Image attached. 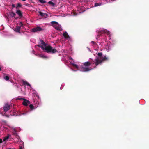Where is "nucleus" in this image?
<instances>
[{
  "instance_id": "39448f33",
  "label": "nucleus",
  "mask_w": 149,
  "mask_h": 149,
  "mask_svg": "<svg viewBox=\"0 0 149 149\" xmlns=\"http://www.w3.org/2000/svg\"><path fill=\"white\" fill-rule=\"evenodd\" d=\"M30 103V102L28 100L25 99L22 102V104L24 106H27Z\"/></svg>"
},
{
  "instance_id": "7ed1b4c3",
  "label": "nucleus",
  "mask_w": 149,
  "mask_h": 149,
  "mask_svg": "<svg viewBox=\"0 0 149 149\" xmlns=\"http://www.w3.org/2000/svg\"><path fill=\"white\" fill-rule=\"evenodd\" d=\"M102 62V61L101 59L99 58L98 57H97L95 59V62L94 63L95 64L96 66H97L99 64H101Z\"/></svg>"
},
{
  "instance_id": "0eeeda50",
  "label": "nucleus",
  "mask_w": 149,
  "mask_h": 149,
  "mask_svg": "<svg viewBox=\"0 0 149 149\" xmlns=\"http://www.w3.org/2000/svg\"><path fill=\"white\" fill-rule=\"evenodd\" d=\"M86 66H82V70L83 72L88 71L90 70V69L89 68L86 67Z\"/></svg>"
},
{
  "instance_id": "5701e85b",
  "label": "nucleus",
  "mask_w": 149,
  "mask_h": 149,
  "mask_svg": "<svg viewBox=\"0 0 149 149\" xmlns=\"http://www.w3.org/2000/svg\"><path fill=\"white\" fill-rule=\"evenodd\" d=\"M49 4L51 5L52 6H54L55 5V4L52 2L51 1H49L48 2Z\"/></svg>"
},
{
  "instance_id": "2f4dec72",
  "label": "nucleus",
  "mask_w": 149,
  "mask_h": 149,
  "mask_svg": "<svg viewBox=\"0 0 149 149\" xmlns=\"http://www.w3.org/2000/svg\"><path fill=\"white\" fill-rule=\"evenodd\" d=\"M2 143V141L1 139H0V144Z\"/></svg>"
},
{
  "instance_id": "aec40b11",
  "label": "nucleus",
  "mask_w": 149,
  "mask_h": 149,
  "mask_svg": "<svg viewBox=\"0 0 149 149\" xmlns=\"http://www.w3.org/2000/svg\"><path fill=\"white\" fill-rule=\"evenodd\" d=\"M10 136V135L8 134L7 136L5 137L3 139V141H5L8 139V138H9V136Z\"/></svg>"
},
{
  "instance_id": "c9c22d12",
  "label": "nucleus",
  "mask_w": 149,
  "mask_h": 149,
  "mask_svg": "<svg viewBox=\"0 0 149 149\" xmlns=\"http://www.w3.org/2000/svg\"><path fill=\"white\" fill-rule=\"evenodd\" d=\"M1 70V68L0 67V71Z\"/></svg>"
},
{
  "instance_id": "a211bd4d",
  "label": "nucleus",
  "mask_w": 149,
  "mask_h": 149,
  "mask_svg": "<svg viewBox=\"0 0 149 149\" xmlns=\"http://www.w3.org/2000/svg\"><path fill=\"white\" fill-rule=\"evenodd\" d=\"M97 55L99 57V58L101 59H102V53L101 52L98 53L97 54Z\"/></svg>"
},
{
  "instance_id": "423d86ee",
  "label": "nucleus",
  "mask_w": 149,
  "mask_h": 149,
  "mask_svg": "<svg viewBox=\"0 0 149 149\" xmlns=\"http://www.w3.org/2000/svg\"><path fill=\"white\" fill-rule=\"evenodd\" d=\"M10 106L9 105L7 104L5 105L3 107L4 111L5 112H7L8 110L10 109Z\"/></svg>"
},
{
  "instance_id": "cd10ccee",
  "label": "nucleus",
  "mask_w": 149,
  "mask_h": 149,
  "mask_svg": "<svg viewBox=\"0 0 149 149\" xmlns=\"http://www.w3.org/2000/svg\"><path fill=\"white\" fill-rule=\"evenodd\" d=\"M106 31V33H106L107 35H109L110 34V32L109 31H107V30H105Z\"/></svg>"
},
{
  "instance_id": "4468645a",
  "label": "nucleus",
  "mask_w": 149,
  "mask_h": 149,
  "mask_svg": "<svg viewBox=\"0 0 149 149\" xmlns=\"http://www.w3.org/2000/svg\"><path fill=\"white\" fill-rule=\"evenodd\" d=\"M102 61V62L104 61L107 60H108V58L106 57V56H104L103 57H102V59H101Z\"/></svg>"
},
{
  "instance_id": "ddd939ff",
  "label": "nucleus",
  "mask_w": 149,
  "mask_h": 149,
  "mask_svg": "<svg viewBox=\"0 0 149 149\" xmlns=\"http://www.w3.org/2000/svg\"><path fill=\"white\" fill-rule=\"evenodd\" d=\"M91 65V63L89 62H87L84 63V65L85 66H89Z\"/></svg>"
},
{
  "instance_id": "bb28decb",
  "label": "nucleus",
  "mask_w": 149,
  "mask_h": 149,
  "mask_svg": "<svg viewBox=\"0 0 149 149\" xmlns=\"http://www.w3.org/2000/svg\"><path fill=\"white\" fill-rule=\"evenodd\" d=\"M22 6L21 4L20 3H18L17 4V6L16 7L17 9L18 7H21Z\"/></svg>"
},
{
  "instance_id": "7c9ffc66",
  "label": "nucleus",
  "mask_w": 149,
  "mask_h": 149,
  "mask_svg": "<svg viewBox=\"0 0 149 149\" xmlns=\"http://www.w3.org/2000/svg\"><path fill=\"white\" fill-rule=\"evenodd\" d=\"M91 42L93 45H95L96 44V43L93 41H92Z\"/></svg>"
},
{
  "instance_id": "72a5a7b5",
  "label": "nucleus",
  "mask_w": 149,
  "mask_h": 149,
  "mask_svg": "<svg viewBox=\"0 0 149 149\" xmlns=\"http://www.w3.org/2000/svg\"><path fill=\"white\" fill-rule=\"evenodd\" d=\"M19 149H22V147H20V148H19Z\"/></svg>"
},
{
  "instance_id": "393cba45",
  "label": "nucleus",
  "mask_w": 149,
  "mask_h": 149,
  "mask_svg": "<svg viewBox=\"0 0 149 149\" xmlns=\"http://www.w3.org/2000/svg\"><path fill=\"white\" fill-rule=\"evenodd\" d=\"M101 4L100 3H95V7L97 6H100L101 5Z\"/></svg>"
},
{
  "instance_id": "4be33fe9",
  "label": "nucleus",
  "mask_w": 149,
  "mask_h": 149,
  "mask_svg": "<svg viewBox=\"0 0 149 149\" xmlns=\"http://www.w3.org/2000/svg\"><path fill=\"white\" fill-rule=\"evenodd\" d=\"M9 77L8 76H6L4 77V79L6 80H8L9 79Z\"/></svg>"
},
{
  "instance_id": "f704fd0d",
  "label": "nucleus",
  "mask_w": 149,
  "mask_h": 149,
  "mask_svg": "<svg viewBox=\"0 0 149 149\" xmlns=\"http://www.w3.org/2000/svg\"><path fill=\"white\" fill-rule=\"evenodd\" d=\"M22 0L23 1H26V0Z\"/></svg>"
},
{
  "instance_id": "a878e982",
  "label": "nucleus",
  "mask_w": 149,
  "mask_h": 149,
  "mask_svg": "<svg viewBox=\"0 0 149 149\" xmlns=\"http://www.w3.org/2000/svg\"><path fill=\"white\" fill-rule=\"evenodd\" d=\"M72 66L74 67H75L76 68H78V66L76 64H74V63H72Z\"/></svg>"
},
{
  "instance_id": "9b49d317",
  "label": "nucleus",
  "mask_w": 149,
  "mask_h": 149,
  "mask_svg": "<svg viewBox=\"0 0 149 149\" xmlns=\"http://www.w3.org/2000/svg\"><path fill=\"white\" fill-rule=\"evenodd\" d=\"M16 13L20 17H22V16L21 12L20 10H17L16 11Z\"/></svg>"
},
{
  "instance_id": "9d476101",
  "label": "nucleus",
  "mask_w": 149,
  "mask_h": 149,
  "mask_svg": "<svg viewBox=\"0 0 149 149\" xmlns=\"http://www.w3.org/2000/svg\"><path fill=\"white\" fill-rule=\"evenodd\" d=\"M63 35L64 37L65 38H69V36L67 32L66 31L65 32L63 33Z\"/></svg>"
},
{
  "instance_id": "473e14b6",
  "label": "nucleus",
  "mask_w": 149,
  "mask_h": 149,
  "mask_svg": "<svg viewBox=\"0 0 149 149\" xmlns=\"http://www.w3.org/2000/svg\"><path fill=\"white\" fill-rule=\"evenodd\" d=\"M7 149H11V148H7Z\"/></svg>"
},
{
  "instance_id": "1a4fd4ad",
  "label": "nucleus",
  "mask_w": 149,
  "mask_h": 149,
  "mask_svg": "<svg viewBox=\"0 0 149 149\" xmlns=\"http://www.w3.org/2000/svg\"><path fill=\"white\" fill-rule=\"evenodd\" d=\"M99 35L97 36V37H99L100 36V35H101V34H103L106 33L105 30H101L98 32Z\"/></svg>"
},
{
  "instance_id": "e433bc0d",
  "label": "nucleus",
  "mask_w": 149,
  "mask_h": 149,
  "mask_svg": "<svg viewBox=\"0 0 149 149\" xmlns=\"http://www.w3.org/2000/svg\"><path fill=\"white\" fill-rule=\"evenodd\" d=\"M70 59H71V60H72V58H70Z\"/></svg>"
},
{
  "instance_id": "f3484780",
  "label": "nucleus",
  "mask_w": 149,
  "mask_h": 149,
  "mask_svg": "<svg viewBox=\"0 0 149 149\" xmlns=\"http://www.w3.org/2000/svg\"><path fill=\"white\" fill-rule=\"evenodd\" d=\"M39 57L43 59L47 58L48 57L44 55L40 54L39 56Z\"/></svg>"
},
{
  "instance_id": "f257e3e1",
  "label": "nucleus",
  "mask_w": 149,
  "mask_h": 149,
  "mask_svg": "<svg viewBox=\"0 0 149 149\" xmlns=\"http://www.w3.org/2000/svg\"><path fill=\"white\" fill-rule=\"evenodd\" d=\"M40 41L41 44L45 46V47L42 45H38V46L41 47L45 52L52 54L58 52V51L55 48H53L51 46L49 45L46 46V44L43 40L41 39L40 40Z\"/></svg>"
},
{
  "instance_id": "b1692460",
  "label": "nucleus",
  "mask_w": 149,
  "mask_h": 149,
  "mask_svg": "<svg viewBox=\"0 0 149 149\" xmlns=\"http://www.w3.org/2000/svg\"><path fill=\"white\" fill-rule=\"evenodd\" d=\"M39 1L41 3L44 4L45 3L46 1L43 0H39Z\"/></svg>"
},
{
  "instance_id": "20e7f679",
  "label": "nucleus",
  "mask_w": 149,
  "mask_h": 149,
  "mask_svg": "<svg viewBox=\"0 0 149 149\" xmlns=\"http://www.w3.org/2000/svg\"><path fill=\"white\" fill-rule=\"evenodd\" d=\"M19 26H17L16 28H15L14 30L15 31L18 32H19L20 31L21 29V27L23 25L22 23V22H20V24H19Z\"/></svg>"
},
{
  "instance_id": "c85d7f7f",
  "label": "nucleus",
  "mask_w": 149,
  "mask_h": 149,
  "mask_svg": "<svg viewBox=\"0 0 149 149\" xmlns=\"http://www.w3.org/2000/svg\"><path fill=\"white\" fill-rule=\"evenodd\" d=\"M17 100H25V99L22 98H17Z\"/></svg>"
},
{
  "instance_id": "f8f14e48",
  "label": "nucleus",
  "mask_w": 149,
  "mask_h": 149,
  "mask_svg": "<svg viewBox=\"0 0 149 149\" xmlns=\"http://www.w3.org/2000/svg\"><path fill=\"white\" fill-rule=\"evenodd\" d=\"M53 26L57 30L59 31L61 30L60 27L57 25H54Z\"/></svg>"
},
{
  "instance_id": "f03ea898",
  "label": "nucleus",
  "mask_w": 149,
  "mask_h": 149,
  "mask_svg": "<svg viewBox=\"0 0 149 149\" xmlns=\"http://www.w3.org/2000/svg\"><path fill=\"white\" fill-rule=\"evenodd\" d=\"M43 30V29L42 28L39 26H37L32 29L31 31L33 32H35L41 31Z\"/></svg>"
},
{
  "instance_id": "dca6fc26",
  "label": "nucleus",
  "mask_w": 149,
  "mask_h": 149,
  "mask_svg": "<svg viewBox=\"0 0 149 149\" xmlns=\"http://www.w3.org/2000/svg\"><path fill=\"white\" fill-rule=\"evenodd\" d=\"M9 14L12 17H13L16 15V14L13 11L10 12Z\"/></svg>"
},
{
  "instance_id": "6ab92c4d",
  "label": "nucleus",
  "mask_w": 149,
  "mask_h": 149,
  "mask_svg": "<svg viewBox=\"0 0 149 149\" xmlns=\"http://www.w3.org/2000/svg\"><path fill=\"white\" fill-rule=\"evenodd\" d=\"M51 23L52 24L53 26V25H55V24H58V23L56 21H52L51 22Z\"/></svg>"
},
{
  "instance_id": "412c9836",
  "label": "nucleus",
  "mask_w": 149,
  "mask_h": 149,
  "mask_svg": "<svg viewBox=\"0 0 149 149\" xmlns=\"http://www.w3.org/2000/svg\"><path fill=\"white\" fill-rule=\"evenodd\" d=\"M29 107L31 110L34 109V107L32 104H30Z\"/></svg>"
},
{
  "instance_id": "c756f323",
  "label": "nucleus",
  "mask_w": 149,
  "mask_h": 149,
  "mask_svg": "<svg viewBox=\"0 0 149 149\" xmlns=\"http://www.w3.org/2000/svg\"><path fill=\"white\" fill-rule=\"evenodd\" d=\"M12 8L13 9V8L15 7V5L14 4H13L12 5Z\"/></svg>"
},
{
  "instance_id": "6e6552de",
  "label": "nucleus",
  "mask_w": 149,
  "mask_h": 149,
  "mask_svg": "<svg viewBox=\"0 0 149 149\" xmlns=\"http://www.w3.org/2000/svg\"><path fill=\"white\" fill-rule=\"evenodd\" d=\"M40 15L42 17H46L47 16V14L46 13H44L41 12L40 11L39 12Z\"/></svg>"
},
{
  "instance_id": "2eb2a0df",
  "label": "nucleus",
  "mask_w": 149,
  "mask_h": 149,
  "mask_svg": "<svg viewBox=\"0 0 149 149\" xmlns=\"http://www.w3.org/2000/svg\"><path fill=\"white\" fill-rule=\"evenodd\" d=\"M23 82L24 85H26L27 86H29L30 87H31V85L27 81H23Z\"/></svg>"
}]
</instances>
